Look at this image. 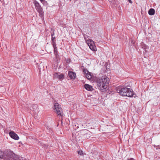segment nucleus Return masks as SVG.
Returning a JSON list of instances; mask_svg holds the SVG:
<instances>
[{"mask_svg":"<svg viewBox=\"0 0 160 160\" xmlns=\"http://www.w3.org/2000/svg\"><path fill=\"white\" fill-rule=\"evenodd\" d=\"M32 107L33 109L35 110L37 109L38 107V106L37 105H33Z\"/></svg>","mask_w":160,"mask_h":160,"instance_id":"a211bd4d","label":"nucleus"},{"mask_svg":"<svg viewBox=\"0 0 160 160\" xmlns=\"http://www.w3.org/2000/svg\"><path fill=\"white\" fill-rule=\"evenodd\" d=\"M75 127H76V128H79V126L78 124H77L75 125Z\"/></svg>","mask_w":160,"mask_h":160,"instance_id":"412c9836","label":"nucleus"},{"mask_svg":"<svg viewBox=\"0 0 160 160\" xmlns=\"http://www.w3.org/2000/svg\"><path fill=\"white\" fill-rule=\"evenodd\" d=\"M52 45L53 46V48H54V47H56V41H52Z\"/></svg>","mask_w":160,"mask_h":160,"instance_id":"f3484780","label":"nucleus"},{"mask_svg":"<svg viewBox=\"0 0 160 160\" xmlns=\"http://www.w3.org/2000/svg\"><path fill=\"white\" fill-rule=\"evenodd\" d=\"M53 48L54 54L55 55V56H56V57H57V56L58 55L57 47H54Z\"/></svg>","mask_w":160,"mask_h":160,"instance_id":"ddd939ff","label":"nucleus"},{"mask_svg":"<svg viewBox=\"0 0 160 160\" xmlns=\"http://www.w3.org/2000/svg\"><path fill=\"white\" fill-rule=\"evenodd\" d=\"M0 158L3 160H23L22 157H18L10 149L6 150L4 152L0 150Z\"/></svg>","mask_w":160,"mask_h":160,"instance_id":"f257e3e1","label":"nucleus"},{"mask_svg":"<svg viewBox=\"0 0 160 160\" xmlns=\"http://www.w3.org/2000/svg\"><path fill=\"white\" fill-rule=\"evenodd\" d=\"M86 43L91 50L93 51H95L96 50V47L93 41L89 39L88 40L86 41Z\"/></svg>","mask_w":160,"mask_h":160,"instance_id":"423d86ee","label":"nucleus"},{"mask_svg":"<svg viewBox=\"0 0 160 160\" xmlns=\"http://www.w3.org/2000/svg\"><path fill=\"white\" fill-rule=\"evenodd\" d=\"M117 92L123 96L135 97L136 95L133 93V90L127 88H118L117 89Z\"/></svg>","mask_w":160,"mask_h":160,"instance_id":"7ed1b4c3","label":"nucleus"},{"mask_svg":"<svg viewBox=\"0 0 160 160\" xmlns=\"http://www.w3.org/2000/svg\"><path fill=\"white\" fill-rule=\"evenodd\" d=\"M109 79L106 76L103 77L101 79L97 80V87L102 92H104L107 90V87L109 84Z\"/></svg>","mask_w":160,"mask_h":160,"instance_id":"f03ea898","label":"nucleus"},{"mask_svg":"<svg viewBox=\"0 0 160 160\" xmlns=\"http://www.w3.org/2000/svg\"><path fill=\"white\" fill-rule=\"evenodd\" d=\"M51 37H52V41H56L55 40V37L54 36V33L53 32V33H51Z\"/></svg>","mask_w":160,"mask_h":160,"instance_id":"4468645a","label":"nucleus"},{"mask_svg":"<svg viewBox=\"0 0 160 160\" xmlns=\"http://www.w3.org/2000/svg\"><path fill=\"white\" fill-rule=\"evenodd\" d=\"M41 2H43L44 1V0H40Z\"/></svg>","mask_w":160,"mask_h":160,"instance_id":"b1692460","label":"nucleus"},{"mask_svg":"<svg viewBox=\"0 0 160 160\" xmlns=\"http://www.w3.org/2000/svg\"><path fill=\"white\" fill-rule=\"evenodd\" d=\"M85 75L87 79L88 80L91 79L92 78V76L90 72L88 73H87L86 74H85Z\"/></svg>","mask_w":160,"mask_h":160,"instance_id":"f8f14e48","label":"nucleus"},{"mask_svg":"<svg viewBox=\"0 0 160 160\" xmlns=\"http://www.w3.org/2000/svg\"><path fill=\"white\" fill-rule=\"evenodd\" d=\"M68 75L71 79H74L76 77V73L71 71H69L68 72Z\"/></svg>","mask_w":160,"mask_h":160,"instance_id":"1a4fd4ad","label":"nucleus"},{"mask_svg":"<svg viewBox=\"0 0 160 160\" xmlns=\"http://www.w3.org/2000/svg\"><path fill=\"white\" fill-rule=\"evenodd\" d=\"M84 88L87 90L89 91H92L93 88L92 86L88 84H86L84 85Z\"/></svg>","mask_w":160,"mask_h":160,"instance_id":"9d476101","label":"nucleus"},{"mask_svg":"<svg viewBox=\"0 0 160 160\" xmlns=\"http://www.w3.org/2000/svg\"><path fill=\"white\" fill-rule=\"evenodd\" d=\"M159 149H160V146H158Z\"/></svg>","mask_w":160,"mask_h":160,"instance_id":"393cba45","label":"nucleus"},{"mask_svg":"<svg viewBox=\"0 0 160 160\" xmlns=\"http://www.w3.org/2000/svg\"><path fill=\"white\" fill-rule=\"evenodd\" d=\"M34 3L35 8L37 10L41 16L42 15L43 13L42 9L41 8L39 3L36 1H35L34 2Z\"/></svg>","mask_w":160,"mask_h":160,"instance_id":"39448f33","label":"nucleus"},{"mask_svg":"<svg viewBox=\"0 0 160 160\" xmlns=\"http://www.w3.org/2000/svg\"><path fill=\"white\" fill-rule=\"evenodd\" d=\"M148 13L150 15H153L155 13V10L153 8H151L149 10Z\"/></svg>","mask_w":160,"mask_h":160,"instance_id":"9b49d317","label":"nucleus"},{"mask_svg":"<svg viewBox=\"0 0 160 160\" xmlns=\"http://www.w3.org/2000/svg\"><path fill=\"white\" fill-rule=\"evenodd\" d=\"M83 71L85 74H86L87 73H88L89 72L87 70L85 69H83Z\"/></svg>","mask_w":160,"mask_h":160,"instance_id":"aec40b11","label":"nucleus"},{"mask_svg":"<svg viewBox=\"0 0 160 160\" xmlns=\"http://www.w3.org/2000/svg\"><path fill=\"white\" fill-rule=\"evenodd\" d=\"M129 1V2L130 3H132V1L131 0H128Z\"/></svg>","mask_w":160,"mask_h":160,"instance_id":"5701e85b","label":"nucleus"},{"mask_svg":"<svg viewBox=\"0 0 160 160\" xmlns=\"http://www.w3.org/2000/svg\"><path fill=\"white\" fill-rule=\"evenodd\" d=\"M83 36L84 37V38L86 42V41L88 40H89V39H88V38L89 37L87 35L85 34H83Z\"/></svg>","mask_w":160,"mask_h":160,"instance_id":"dca6fc26","label":"nucleus"},{"mask_svg":"<svg viewBox=\"0 0 160 160\" xmlns=\"http://www.w3.org/2000/svg\"><path fill=\"white\" fill-rule=\"evenodd\" d=\"M53 77L54 78L58 79L60 80L63 79L64 78V75L63 74L59 75L57 73L54 74Z\"/></svg>","mask_w":160,"mask_h":160,"instance_id":"0eeeda50","label":"nucleus"},{"mask_svg":"<svg viewBox=\"0 0 160 160\" xmlns=\"http://www.w3.org/2000/svg\"><path fill=\"white\" fill-rule=\"evenodd\" d=\"M90 137V135L88 133L84 134L83 135V138L86 139Z\"/></svg>","mask_w":160,"mask_h":160,"instance_id":"2eb2a0df","label":"nucleus"},{"mask_svg":"<svg viewBox=\"0 0 160 160\" xmlns=\"http://www.w3.org/2000/svg\"><path fill=\"white\" fill-rule=\"evenodd\" d=\"M128 160H135L133 158H130L128 159Z\"/></svg>","mask_w":160,"mask_h":160,"instance_id":"4be33fe9","label":"nucleus"},{"mask_svg":"<svg viewBox=\"0 0 160 160\" xmlns=\"http://www.w3.org/2000/svg\"><path fill=\"white\" fill-rule=\"evenodd\" d=\"M54 107L55 108V110L56 112L57 113L58 115L60 116H62L63 115V112L62 110L61 106L58 103H55L54 105Z\"/></svg>","mask_w":160,"mask_h":160,"instance_id":"20e7f679","label":"nucleus"},{"mask_svg":"<svg viewBox=\"0 0 160 160\" xmlns=\"http://www.w3.org/2000/svg\"><path fill=\"white\" fill-rule=\"evenodd\" d=\"M78 154L82 155L83 154L82 151H79L78 152Z\"/></svg>","mask_w":160,"mask_h":160,"instance_id":"6ab92c4d","label":"nucleus"},{"mask_svg":"<svg viewBox=\"0 0 160 160\" xmlns=\"http://www.w3.org/2000/svg\"><path fill=\"white\" fill-rule=\"evenodd\" d=\"M9 134L11 138L16 140H18L19 139V137L15 132L12 131H11L9 132Z\"/></svg>","mask_w":160,"mask_h":160,"instance_id":"6e6552de","label":"nucleus"}]
</instances>
